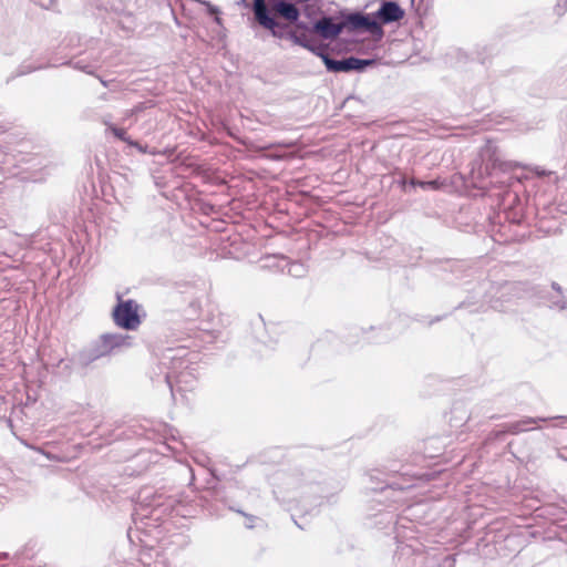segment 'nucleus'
Segmentation results:
<instances>
[{
  "label": "nucleus",
  "instance_id": "f257e3e1",
  "mask_svg": "<svg viewBox=\"0 0 567 567\" xmlns=\"http://www.w3.org/2000/svg\"><path fill=\"white\" fill-rule=\"evenodd\" d=\"M115 323L127 330H135L141 324L138 316V306L133 300H126L117 303L113 311Z\"/></svg>",
  "mask_w": 567,
  "mask_h": 567
},
{
  "label": "nucleus",
  "instance_id": "f03ea898",
  "mask_svg": "<svg viewBox=\"0 0 567 567\" xmlns=\"http://www.w3.org/2000/svg\"><path fill=\"white\" fill-rule=\"evenodd\" d=\"M323 63L329 71L332 72H349L362 71L365 66L374 64L373 60H362L358 58H348L341 61L331 59L328 54L323 56Z\"/></svg>",
  "mask_w": 567,
  "mask_h": 567
},
{
  "label": "nucleus",
  "instance_id": "7ed1b4c3",
  "mask_svg": "<svg viewBox=\"0 0 567 567\" xmlns=\"http://www.w3.org/2000/svg\"><path fill=\"white\" fill-rule=\"evenodd\" d=\"M497 161L489 155L488 159L480 158L472 163L470 178L474 187L483 188L484 181L492 175L493 169L496 167Z\"/></svg>",
  "mask_w": 567,
  "mask_h": 567
},
{
  "label": "nucleus",
  "instance_id": "20e7f679",
  "mask_svg": "<svg viewBox=\"0 0 567 567\" xmlns=\"http://www.w3.org/2000/svg\"><path fill=\"white\" fill-rule=\"evenodd\" d=\"M254 16L256 21L265 29L269 30L274 37H281L279 32V23L275 18L269 16L266 0H254Z\"/></svg>",
  "mask_w": 567,
  "mask_h": 567
},
{
  "label": "nucleus",
  "instance_id": "39448f33",
  "mask_svg": "<svg viewBox=\"0 0 567 567\" xmlns=\"http://www.w3.org/2000/svg\"><path fill=\"white\" fill-rule=\"evenodd\" d=\"M269 6L271 11L289 22H296L300 17V11L296 4L286 0H270Z\"/></svg>",
  "mask_w": 567,
  "mask_h": 567
},
{
  "label": "nucleus",
  "instance_id": "423d86ee",
  "mask_svg": "<svg viewBox=\"0 0 567 567\" xmlns=\"http://www.w3.org/2000/svg\"><path fill=\"white\" fill-rule=\"evenodd\" d=\"M344 23H334L332 18L324 17L313 24V31L323 39H334L343 30Z\"/></svg>",
  "mask_w": 567,
  "mask_h": 567
},
{
  "label": "nucleus",
  "instance_id": "0eeeda50",
  "mask_svg": "<svg viewBox=\"0 0 567 567\" xmlns=\"http://www.w3.org/2000/svg\"><path fill=\"white\" fill-rule=\"evenodd\" d=\"M347 24H349V27L353 30L363 29L373 34L382 31L380 24L377 21L371 20L369 17L360 13L349 16L347 19Z\"/></svg>",
  "mask_w": 567,
  "mask_h": 567
},
{
  "label": "nucleus",
  "instance_id": "6e6552de",
  "mask_svg": "<svg viewBox=\"0 0 567 567\" xmlns=\"http://www.w3.org/2000/svg\"><path fill=\"white\" fill-rule=\"evenodd\" d=\"M378 17L383 23L399 21L404 17V11L396 2L386 1L378 11Z\"/></svg>",
  "mask_w": 567,
  "mask_h": 567
},
{
  "label": "nucleus",
  "instance_id": "1a4fd4ad",
  "mask_svg": "<svg viewBox=\"0 0 567 567\" xmlns=\"http://www.w3.org/2000/svg\"><path fill=\"white\" fill-rule=\"evenodd\" d=\"M462 181L461 174H454L450 179L437 177L433 181L420 183L423 189L430 188L432 190H446L454 188L455 185Z\"/></svg>",
  "mask_w": 567,
  "mask_h": 567
},
{
  "label": "nucleus",
  "instance_id": "9d476101",
  "mask_svg": "<svg viewBox=\"0 0 567 567\" xmlns=\"http://www.w3.org/2000/svg\"><path fill=\"white\" fill-rule=\"evenodd\" d=\"M536 420L534 419H524L511 424L504 425L503 433H509V434H518L520 432H524L528 430L529 425L535 424Z\"/></svg>",
  "mask_w": 567,
  "mask_h": 567
},
{
  "label": "nucleus",
  "instance_id": "9b49d317",
  "mask_svg": "<svg viewBox=\"0 0 567 567\" xmlns=\"http://www.w3.org/2000/svg\"><path fill=\"white\" fill-rule=\"evenodd\" d=\"M130 337L128 336H106L104 338V343L113 349L115 347H123L130 344Z\"/></svg>",
  "mask_w": 567,
  "mask_h": 567
},
{
  "label": "nucleus",
  "instance_id": "f8f14e48",
  "mask_svg": "<svg viewBox=\"0 0 567 567\" xmlns=\"http://www.w3.org/2000/svg\"><path fill=\"white\" fill-rule=\"evenodd\" d=\"M305 49L311 51L316 55L320 56L322 60L323 56L327 55V47L324 44L319 43L312 37H310V40L307 42Z\"/></svg>",
  "mask_w": 567,
  "mask_h": 567
},
{
  "label": "nucleus",
  "instance_id": "ddd939ff",
  "mask_svg": "<svg viewBox=\"0 0 567 567\" xmlns=\"http://www.w3.org/2000/svg\"><path fill=\"white\" fill-rule=\"evenodd\" d=\"M289 38L291 39V41L295 44L300 45L302 48H305L307 42L310 40V35L309 34H307L305 32L303 33H298L296 31L290 32Z\"/></svg>",
  "mask_w": 567,
  "mask_h": 567
},
{
  "label": "nucleus",
  "instance_id": "4468645a",
  "mask_svg": "<svg viewBox=\"0 0 567 567\" xmlns=\"http://www.w3.org/2000/svg\"><path fill=\"white\" fill-rule=\"evenodd\" d=\"M112 133L120 140L126 141V132L123 128L111 127Z\"/></svg>",
  "mask_w": 567,
  "mask_h": 567
},
{
  "label": "nucleus",
  "instance_id": "2eb2a0df",
  "mask_svg": "<svg viewBox=\"0 0 567 567\" xmlns=\"http://www.w3.org/2000/svg\"><path fill=\"white\" fill-rule=\"evenodd\" d=\"M420 183H423V182H422V181L414 179V178L410 179V182H409V184H410L411 186H419V187H420Z\"/></svg>",
  "mask_w": 567,
  "mask_h": 567
}]
</instances>
